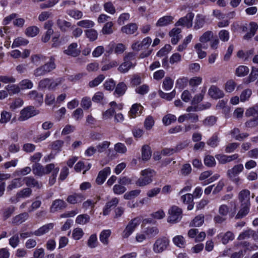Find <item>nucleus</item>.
<instances>
[{"label": "nucleus", "mask_w": 258, "mask_h": 258, "mask_svg": "<svg viewBox=\"0 0 258 258\" xmlns=\"http://www.w3.org/2000/svg\"><path fill=\"white\" fill-rule=\"evenodd\" d=\"M182 217V210L176 206H171L168 211L167 221L168 223L175 224L179 222Z\"/></svg>", "instance_id": "3"}, {"label": "nucleus", "mask_w": 258, "mask_h": 258, "mask_svg": "<svg viewBox=\"0 0 258 258\" xmlns=\"http://www.w3.org/2000/svg\"><path fill=\"white\" fill-rule=\"evenodd\" d=\"M152 42L150 37H147L144 38L142 41H137L133 43L132 48L133 50L139 51L148 48Z\"/></svg>", "instance_id": "11"}, {"label": "nucleus", "mask_w": 258, "mask_h": 258, "mask_svg": "<svg viewBox=\"0 0 258 258\" xmlns=\"http://www.w3.org/2000/svg\"><path fill=\"white\" fill-rule=\"evenodd\" d=\"M176 120V117L173 114H168L164 116L162 119L163 123L165 125H169Z\"/></svg>", "instance_id": "55"}, {"label": "nucleus", "mask_w": 258, "mask_h": 258, "mask_svg": "<svg viewBox=\"0 0 258 258\" xmlns=\"http://www.w3.org/2000/svg\"><path fill=\"white\" fill-rule=\"evenodd\" d=\"M204 220L205 217L204 215H199L195 217V218L190 222L189 226L200 227L203 224Z\"/></svg>", "instance_id": "34"}, {"label": "nucleus", "mask_w": 258, "mask_h": 258, "mask_svg": "<svg viewBox=\"0 0 258 258\" xmlns=\"http://www.w3.org/2000/svg\"><path fill=\"white\" fill-rule=\"evenodd\" d=\"M141 176L137 180L136 184L139 186H144L152 182V178L155 175L154 170L150 168L143 170L141 172Z\"/></svg>", "instance_id": "2"}, {"label": "nucleus", "mask_w": 258, "mask_h": 258, "mask_svg": "<svg viewBox=\"0 0 258 258\" xmlns=\"http://www.w3.org/2000/svg\"><path fill=\"white\" fill-rule=\"evenodd\" d=\"M56 25L62 32H67L69 28L72 27V24L71 22L60 19L57 20Z\"/></svg>", "instance_id": "30"}, {"label": "nucleus", "mask_w": 258, "mask_h": 258, "mask_svg": "<svg viewBox=\"0 0 258 258\" xmlns=\"http://www.w3.org/2000/svg\"><path fill=\"white\" fill-rule=\"evenodd\" d=\"M145 233L149 238L154 237L159 233V229L155 226L148 227L146 228Z\"/></svg>", "instance_id": "39"}, {"label": "nucleus", "mask_w": 258, "mask_h": 258, "mask_svg": "<svg viewBox=\"0 0 258 258\" xmlns=\"http://www.w3.org/2000/svg\"><path fill=\"white\" fill-rule=\"evenodd\" d=\"M28 42L29 41L28 40L23 37H18L14 40L12 45V47L15 48L22 45H26Z\"/></svg>", "instance_id": "49"}, {"label": "nucleus", "mask_w": 258, "mask_h": 258, "mask_svg": "<svg viewBox=\"0 0 258 258\" xmlns=\"http://www.w3.org/2000/svg\"><path fill=\"white\" fill-rule=\"evenodd\" d=\"M141 221V219L139 217H136L132 219L128 223L123 231V237L124 238L128 237L134 231L136 227L140 224Z\"/></svg>", "instance_id": "10"}, {"label": "nucleus", "mask_w": 258, "mask_h": 258, "mask_svg": "<svg viewBox=\"0 0 258 258\" xmlns=\"http://www.w3.org/2000/svg\"><path fill=\"white\" fill-rule=\"evenodd\" d=\"M219 138L216 134H214L207 141V144L213 148H215L218 145Z\"/></svg>", "instance_id": "60"}, {"label": "nucleus", "mask_w": 258, "mask_h": 258, "mask_svg": "<svg viewBox=\"0 0 258 258\" xmlns=\"http://www.w3.org/2000/svg\"><path fill=\"white\" fill-rule=\"evenodd\" d=\"M181 32V29L179 28H173L169 33V35L171 38V42L172 44H176L179 40L181 38V35L180 34Z\"/></svg>", "instance_id": "14"}, {"label": "nucleus", "mask_w": 258, "mask_h": 258, "mask_svg": "<svg viewBox=\"0 0 258 258\" xmlns=\"http://www.w3.org/2000/svg\"><path fill=\"white\" fill-rule=\"evenodd\" d=\"M204 162L205 165L209 167H214L216 164L214 157L210 155H207L205 156Z\"/></svg>", "instance_id": "51"}, {"label": "nucleus", "mask_w": 258, "mask_h": 258, "mask_svg": "<svg viewBox=\"0 0 258 258\" xmlns=\"http://www.w3.org/2000/svg\"><path fill=\"white\" fill-rule=\"evenodd\" d=\"M258 77V69L252 67L251 69V71L249 75V76L244 79V82L246 84H249L251 82H254L257 79Z\"/></svg>", "instance_id": "35"}, {"label": "nucleus", "mask_w": 258, "mask_h": 258, "mask_svg": "<svg viewBox=\"0 0 258 258\" xmlns=\"http://www.w3.org/2000/svg\"><path fill=\"white\" fill-rule=\"evenodd\" d=\"M239 200L242 204H250V191L248 189L242 190L239 194Z\"/></svg>", "instance_id": "23"}, {"label": "nucleus", "mask_w": 258, "mask_h": 258, "mask_svg": "<svg viewBox=\"0 0 258 258\" xmlns=\"http://www.w3.org/2000/svg\"><path fill=\"white\" fill-rule=\"evenodd\" d=\"M85 33L86 37L91 41H94L96 40L98 37L97 32L93 29H87L85 31Z\"/></svg>", "instance_id": "45"}, {"label": "nucleus", "mask_w": 258, "mask_h": 258, "mask_svg": "<svg viewBox=\"0 0 258 258\" xmlns=\"http://www.w3.org/2000/svg\"><path fill=\"white\" fill-rule=\"evenodd\" d=\"M245 114L246 117H258V105H255L247 109Z\"/></svg>", "instance_id": "43"}, {"label": "nucleus", "mask_w": 258, "mask_h": 258, "mask_svg": "<svg viewBox=\"0 0 258 258\" xmlns=\"http://www.w3.org/2000/svg\"><path fill=\"white\" fill-rule=\"evenodd\" d=\"M215 157L219 163L224 164L237 160L239 158V155L237 154H234L232 155L218 154Z\"/></svg>", "instance_id": "12"}, {"label": "nucleus", "mask_w": 258, "mask_h": 258, "mask_svg": "<svg viewBox=\"0 0 258 258\" xmlns=\"http://www.w3.org/2000/svg\"><path fill=\"white\" fill-rule=\"evenodd\" d=\"M173 85V80L169 77H166L163 82V87L166 90H170Z\"/></svg>", "instance_id": "64"}, {"label": "nucleus", "mask_w": 258, "mask_h": 258, "mask_svg": "<svg viewBox=\"0 0 258 258\" xmlns=\"http://www.w3.org/2000/svg\"><path fill=\"white\" fill-rule=\"evenodd\" d=\"M138 30V26L136 23H130L121 28L122 32L126 34H132Z\"/></svg>", "instance_id": "28"}, {"label": "nucleus", "mask_w": 258, "mask_h": 258, "mask_svg": "<svg viewBox=\"0 0 258 258\" xmlns=\"http://www.w3.org/2000/svg\"><path fill=\"white\" fill-rule=\"evenodd\" d=\"M39 112V111L36 109L33 106H28L21 110L18 119L20 121L26 120L38 114Z\"/></svg>", "instance_id": "7"}, {"label": "nucleus", "mask_w": 258, "mask_h": 258, "mask_svg": "<svg viewBox=\"0 0 258 258\" xmlns=\"http://www.w3.org/2000/svg\"><path fill=\"white\" fill-rule=\"evenodd\" d=\"M32 171L34 175L38 176H42L45 174L44 167L38 163H35L32 166Z\"/></svg>", "instance_id": "29"}, {"label": "nucleus", "mask_w": 258, "mask_h": 258, "mask_svg": "<svg viewBox=\"0 0 258 258\" xmlns=\"http://www.w3.org/2000/svg\"><path fill=\"white\" fill-rule=\"evenodd\" d=\"M173 17L171 16H165L160 18L156 23L157 27H165L173 23Z\"/></svg>", "instance_id": "22"}, {"label": "nucleus", "mask_w": 258, "mask_h": 258, "mask_svg": "<svg viewBox=\"0 0 258 258\" xmlns=\"http://www.w3.org/2000/svg\"><path fill=\"white\" fill-rule=\"evenodd\" d=\"M44 169L45 174H48L50 172H52L51 174H53L55 170H57V173H58L59 171V168L58 167H55L53 163L47 164L44 166Z\"/></svg>", "instance_id": "56"}, {"label": "nucleus", "mask_w": 258, "mask_h": 258, "mask_svg": "<svg viewBox=\"0 0 258 258\" xmlns=\"http://www.w3.org/2000/svg\"><path fill=\"white\" fill-rule=\"evenodd\" d=\"M173 242L177 246L183 248L185 246V238L182 235H177L173 238Z\"/></svg>", "instance_id": "41"}, {"label": "nucleus", "mask_w": 258, "mask_h": 258, "mask_svg": "<svg viewBox=\"0 0 258 258\" xmlns=\"http://www.w3.org/2000/svg\"><path fill=\"white\" fill-rule=\"evenodd\" d=\"M85 199L83 195L81 194H75L68 196L67 201L71 204L81 203Z\"/></svg>", "instance_id": "27"}, {"label": "nucleus", "mask_w": 258, "mask_h": 258, "mask_svg": "<svg viewBox=\"0 0 258 258\" xmlns=\"http://www.w3.org/2000/svg\"><path fill=\"white\" fill-rule=\"evenodd\" d=\"M218 237L221 238V241L224 244H226L229 241H232L234 238V234L231 231H227L224 234H220Z\"/></svg>", "instance_id": "33"}, {"label": "nucleus", "mask_w": 258, "mask_h": 258, "mask_svg": "<svg viewBox=\"0 0 258 258\" xmlns=\"http://www.w3.org/2000/svg\"><path fill=\"white\" fill-rule=\"evenodd\" d=\"M195 14L192 12L188 13L186 15L183 17L180 18L175 24V26L185 27L187 28H190L192 26V21Z\"/></svg>", "instance_id": "9"}, {"label": "nucleus", "mask_w": 258, "mask_h": 258, "mask_svg": "<svg viewBox=\"0 0 258 258\" xmlns=\"http://www.w3.org/2000/svg\"><path fill=\"white\" fill-rule=\"evenodd\" d=\"M77 25L81 28L89 29L94 26L95 23L90 20L86 19L78 21Z\"/></svg>", "instance_id": "38"}, {"label": "nucleus", "mask_w": 258, "mask_h": 258, "mask_svg": "<svg viewBox=\"0 0 258 258\" xmlns=\"http://www.w3.org/2000/svg\"><path fill=\"white\" fill-rule=\"evenodd\" d=\"M67 14L75 20L81 19L83 16L82 12L77 9H70L67 11Z\"/></svg>", "instance_id": "37"}, {"label": "nucleus", "mask_w": 258, "mask_h": 258, "mask_svg": "<svg viewBox=\"0 0 258 258\" xmlns=\"http://www.w3.org/2000/svg\"><path fill=\"white\" fill-rule=\"evenodd\" d=\"M28 96L29 99L34 100L35 102V104H37L39 105H41L43 103V94L41 93H39L36 90H33L30 91L28 94Z\"/></svg>", "instance_id": "18"}, {"label": "nucleus", "mask_w": 258, "mask_h": 258, "mask_svg": "<svg viewBox=\"0 0 258 258\" xmlns=\"http://www.w3.org/2000/svg\"><path fill=\"white\" fill-rule=\"evenodd\" d=\"M6 89L10 94L18 93L21 90L19 85H8L6 87Z\"/></svg>", "instance_id": "63"}, {"label": "nucleus", "mask_w": 258, "mask_h": 258, "mask_svg": "<svg viewBox=\"0 0 258 258\" xmlns=\"http://www.w3.org/2000/svg\"><path fill=\"white\" fill-rule=\"evenodd\" d=\"M110 145V143L109 142L107 141H103L96 146L97 151L100 153H102L109 147Z\"/></svg>", "instance_id": "62"}, {"label": "nucleus", "mask_w": 258, "mask_h": 258, "mask_svg": "<svg viewBox=\"0 0 258 258\" xmlns=\"http://www.w3.org/2000/svg\"><path fill=\"white\" fill-rule=\"evenodd\" d=\"M39 32V29L37 26H30L28 27L25 31V34L29 37H34Z\"/></svg>", "instance_id": "47"}, {"label": "nucleus", "mask_w": 258, "mask_h": 258, "mask_svg": "<svg viewBox=\"0 0 258 258\" xmlns=\"http://www.w3.org/2000/svg\"><path fill=\"white\" fill-rule=\"evenodd\" d=\"M127 89V86L123 82L119 83L115 87L114 92L115 95L119 97L123 95Z\"/></svg>", "instance_id": "32"}, {"label": "nucleus", "mask_w": 258, "mask_h": 258, "mask_svg": "<svg viewBox=\"0 0 258 258\" xmlns=\"http://www.w3.org/2000/svg\"><path fill=\"white\" fill-rule=\"evenodd\" d=\"M20 89H30L33 87L32 82L29 79H24L22 80L19 84Z\"/></svg>", "instance_id": "53"}, {"label": "nucleus", "mask_w": 258, "mask_h": 258, "mask_svg": "<svg viewBox=\"0 0 258 258\" xmlns=\"http://www.w3.org/2000/svg\"><path fill=\"white\" fill-rule=\"evenodd\" d=\"M90 220V216L87 214H81L79 215L76 219V223L81 225H84Z\"/></svg>", "instance_id": "52"}, {"label": "nucleus", "mask_w": 258, "mask_h": 258, "mask_svg": "<svg viewBox=\"0 0 258 258\" xmlns=\"http://www.w3.org/2000/svg\"><path fill=\"white\" fill-rule=\"evenodd\" d=\"M155 121L153 116H148L144 121V127L147 130H150L154 126Z\"/></svg>", "instance_id": "58"}, {"label": "nucleus", "mask_w": 258, "mask_h": 258, "mask_svg": "<svg viewBox=\"0 0 258 258\" xmlns=\"http://www.w3.org/2000/svg\"><path fill=\"white\" fill-rule=\"evenodd\" d=\"M32 190L31 188L26 187L20 192H18L17 196L18 198H26L29 197L32 194Z\"/></svg>", "instance_id": "54"}, {"label": "nucleus", "mask_w": 258, "mask_h": 258, "mask_svg": "<svg viewBox=\"0 0 258 258\" xmlns=\"http://www.w3.org/2000/svg\"><path fill=\"white\" fill-rule=\"evenodd\" d=\"M28 217L29 214L26 212H24L13 217L12 220V223L15 225H19L25 221Z\"/></svg>", "instance_id": "26"}, {"label": "nucleus", "mask_w": 258, "mask_h": 258, "mask_svg": "<svg viewBox=\"0 0 258 258\" xmlns=\"http://www.w3.org/2000/svg\"><path fill=\"white\" fill-rule=\"evenodd\" d=\"M12 117V113L6 110H3L1 113L0 123L4 124L8 123Z\"/></svg>", "instance_id": "44"}, {"label": "nucleus", "mask_w": 258, "mask_h": 258, "mask_svg": "<svg viewBox=\"0 0 258 258\" xmlns=\"http://www.w3.org/2000/svg\"><path fill=\"white\" fill-rule=\"evenodd\" d=\"M27 186L31 187H36L38 189L40 188L42 184L33 177L28 176L25 177L23 180Z\"/></svg>", "instance_id": "20"}, {"label": "nucleus", "mask_w": 258, "mask_h": 258, "mask_svg": "<svg viewBox=\"0 0 258 258\" xmlns=\"http://www.w3.org/2000/svg\"><path fill=\"white\" fill-rule=\"evenodd\" d=\"M110 168L108 167H105L100 171L96 178V182L98 184H102L105 180L108 175L110 174Z\"/></svg>", "instance_id": "19"}, {"label": "nucleus", "mask_w": 258, "mask_h": 258, "mask_svg": "<svg viewBox=\"0 0 258 258\" xmlns=\"http://www.w3.org/2000/svg\"><path fill=\"white\" fill-rule=\"evenodd\" d=\"M22 185L23 183L21 178H15L11 182L10 184L7 187V189L11 190L14 188L20 187L22 186Z\"/></svg>", "instance_id": "46"}, {"label": "nucleus", "mask_w": 258, "mask_h": 258, "mask_svg": "<svg viewBox=\"0 0 258 258\" xmlns=\"http://www.w3.org/2000/svg\"><path fill=\"white\" fill-rule=\"evenodd\" d=\"M151 156L150 147L148 145H144L142 149V158L143 160H149Z\"/></svg>", "instance_id": "42"}, {"label": "nucleus", "mask_w": 258, "mask_h": 258, "mask_svg": "<svg viewBox=\"0 0 258 258\" xmlns=\"http://www.w3.org/2000/svg\"><path fill=\"white\" fill-rule=\"evenodd\" d=\"M205 17L201 14H198L195 20L194 29L197 30L202 28L205 24Z\"/></svg>", "instance_id": "25"}, {"label": "nucleus", "mask_w": 258, "mask_h": 258, "mask_svg": "<svg viewBox=\"0 0 258 258\" xmlns=\"http://www.w3.org/2000/svg\"><path fill=\"white\" fill-rule=\"evenodd\" d=\"M243 169L244 167L242 164H236L227 170V175L234 183L238 184L240 181V178L238 176V174L242 172Z\"/></svg>", "instance_id": "5"}, {"label": "nucleus", "mask_w": 258, "mask_h": 258, "mask_svg": "<svg viewBox=\"0 0 258 258\" xmlns=\"http://www.w3.org/2000/svg\"><path fill=\"white\" fill-rule=\"evenodd\" d=\"M67 206L66 203L62 200H55L52 202L50 208V212L54 213L66 208Z\"/></svg>", "instance_id": "16"}, {"label": "nucleus", "mask_w": 258, "mask_h": 258, "mask_svg": "<svg viewBox=\"0 0 258 258\" xmlns=\"http://www.w3.org/2000/svg\"><path fill=\"white\" fill-rule=\"evenodd\" d=\"M55 68V59L51 56L48 62L35 69L33 71V75L36 77L43 76L52 71Z\"/></svg>", "instance_id": "1"}, {"label": "nucleus", "mask_w": 258, "mask_h": 258, "mask_svg": "<svg viewBox=\"0 0 258 258\" xmlns=\"http://www.w3.org/2000/svg\"><path fill=\"white\" fill-rule=\"evenodd\" d=\"M118 203V200L116 198L112 199L111 201L107 202L103 209V215H107L109 214L110 209L115 207Z\"/></svg>", "instance_id": "31"}, {"label": "nucleus", "mask_w": 258, "mask_h": 258, "mask_svg": "<svg viewBox=\"0 0 258 258\" xmlns=\"http://www.w3.org/2000/svg\"><path fill=\"white\" fill-rule=\"evenodd\" d=\"M105 77L103 75H99L96 78H95L93 80L90 81L89 83V86L90 88H93L96 86H97L99 84H100L104 79Z\"/></svg>", "instance_id": "57"}, {"label": "nucleus", "mask_w": 258, "mask_h": 258, "mask_svg": "<svg viewBox=\"0 0 258 258\" xmlns=\"http://www.w3.org/2000/svg\"><path fill=\"white\" fill-rule=\"evenodd\" d=\"M242 32H246L243 36V39L250 40L254 35L258 29V24L254 22H251L248 24H245L241 26Z\"/></svg>", "instance_id": "4"}, {"label": "nucleus", "mask_w": 258, "mask_h": 258, "mask_svg": "<svg viewBox=\"0 0 258 258\" xmlns=\"http://www.w3.org/2000/svg\"><path fill=\"white\" fill-rule=\"evenodd\" d=\"M249 69L244 66H240L236 69L235 74L238 77H244L248 74Z\"/></svg>", "instance_id": "50"}, {"label": "nucleus", "mask_w": 258, "mask_h": 258, "mask_svg": "<svg viewBox=\"0 0 258 258\" xmlns=\"http://www.w3.org/2000/svg\"><path fill=\"white\" fill-rule=\"evenodd\" d=\"M217 121V118L214 116L207 117L203 121L204 125L211 126L214 125Z\"/></svg>", "instance_id": "59"}, {"label": "nucleus", "mask_w": 258, "mask_h": 258, "mask_svg": "<svg viewBox=\"0 0 258 258\" xmlns=\"http://www.w3.org/2000/svg\"><path fill=\"white\" fill-rule=\"evenodd\" d=\"M111 231L110 230H104L100 234L99 239L100 241L104 245H107L109 243L108 238L111 235Z\"/></svg>", "instance_id": "36"}, {"label": "nucleus", "mask_w": 258, "mask_h": 258, "mask_svg": "<svg viewBox=\"0 0 258 258\" xmlns=\"http://www.w3.org/2000/svg\"><path fill=\"white\" fill-rule=\"evenodd\" d=\"M187 120L194 124H186L184 127V131L185 133L188 132L191 130H198L200 128V126L196 123L199 121V115L196 113H187Z\"/></svg>", "instance_id": "8"}, {"label": "nucleus", "mask_w": 258, "mask_h": 258, "mask_svg": "<svg viewBox=\"0 0 258 258\" xmlns=\"http://www.w3.org/2000/svg\"><path fill=\"white\" fill-rule=\"evenodd\" d=\"M143 109V107L140 104H134L130 109L128 115L130 118H134L142 113Z\"/></svg>", "instance_id": "17"}, {"label": "nucleus", "mask_w": 258, "mask_h": 258, "mask_svg": "<svg viewBox=\"0 0 258 258\" xmlns=\"http://www.w3.org/2000/svg\"><path fill=\"white\" fill-rule=\"evenodd\" d=\"M78 46L77 43H72L69 45L67 49L64 50L63 52L67 55L77 57L81 52V51L78 48Z\"/></svg>", "instance_id": "15"}, {"label": "nucleus", "mask_w": 258, "mask_h": 258, "mask_svg": "<svg viewBox=\"0 0 258 258\" xmlns=\"http://www.w3.org/2000/svg\"><path fill=\"white\" fill-rule=\"evenodd\" d=\"M170 240L166 236L158 237L153 246V250L156 253H161L166 250L169 245Z\"/></svg>", "instance_id": "6"}, {"label": "nucleus", "mask_w": 258, "mask_h": 258, "mask_svg": "<svg viewBox=\"0 0 258 258\" xmlns=\"http://www.w3.org/2000/svg\"><path fill=\"white\" fill-rule=\"evenodd\" d=\"M53 226L54 225L53 223H48L44 225L37 230L34 231V235L36 236H41L48 233L49 230L53 229Z\"/></svg>", "instance_id": "21"}, {"label": "nucleus", "mask_w": 258, "mask_h": 258, "mask_svg": "<svg viewBox=\"0 0 258 258\" xmlns=\"http://www.w3.org/2000/svg\"><path fill=\"white\" fill-rule=\"evenodd\" d=\"M214 33L211 31H207L204 32L200 37L199 40L201 43H206L213 37Z\"/></svg>", "instance_id": "48"}, {"label": "nucleus", "mask_w": 258, "mask_h": 258, "mask_svg": "<svg viewBox=\"0 0 258 258\" xmlns=\"http://www.w3.org/2000/svg\"><path fill=\"white\" fill-rule=\"evenodd\" d=\"M250 204H241V208L236 215V219H240L247 214L249 211Z\"/></svg>", "instance_id": "40"}, {"label": "nucleus", "mask_w": 258, "mask_h": 258, "mask_svg": "<svg viewBox=\"0 0 258 258\" xmlns=\"http://www.w3.org/2000/svg\"><path fill=\"white\" fill-rule=\"evenodd\" d=\"M9 244L13 247L16 248L20 243V239L18 234L16 233L12 236L9 240Z\"/></svg>", "instance_id": "61"}, {"label": "nucleus", "mask_w": 258, "mask_h": 258, "mask_svg": "<svg viewBox=\"0 0 258 258\" xmlns=\"http://www.w3.org/2000/svg\"><path fill=\"white\" fill-rule=\"evenodd\" d=\"M136 65V62H128L124 61L118 68V71L121 73H127L131 68H134Z\"/></svg>", "instance_id": "24"}, {"label": "nucleus", "mask_w": 258, "mask_h": 258, "mask_svg": "<svg viewBox=\"0 0 258 258\" xmlns=\"http://www.w3.org/2000/svg\"><path fill=\"white\" fill-rule=\"evenodd\" d=\"M208 94L211 97L215 99L222 98L224 95L223 91L215 85H212L209 88Z\"/></svg>", "instance_id": "13"}]
</instances>
